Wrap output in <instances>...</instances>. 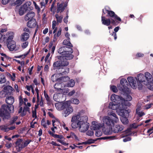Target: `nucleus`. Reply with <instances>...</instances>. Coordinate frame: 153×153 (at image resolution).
<instances>
[{"mask_svg":"<svg viewBox=\"0 0 153 153\" xmlns=\"http://www.w3.org/2000/svg\"><path fill=\"white\" fill-rule=\"evenodd\" d=\"M50 124V122L49 120H45L44 119H43L41 121V125L44 128H47V126L49 125Z\"/></svg>","mask_w":153,"mask_h":153,"instance_id":"nucleus-29","label":"nucleus"},{"mask_svg":"<svg viewBox=\"0 0 153 153\" xmlns=\"http://www.w3.org/2000/svg\"><path fill=\"white\" fill-rule=\"evenodd\" d=\"M67 5V3L66 2L61 3H58L57 6L56 13H59L63 12Z\"/></svg>","mask_w":153,"mask_h":153,"instance_id":"nucleus-13","label":"nucleus"},{"mask_svg":"<svg viewBox=\"0 0 153 153\" xmlns=\"http://www.w3.org/2000/svg\"><path fill=\"white\" fill-rule=\"evenodd\" d=\"M102 134V132L101 131L100 129H98L96 130L95 135L97 137H99L101 136Z\"/></svg>","mask_w":153,"mask_h":153,"instance_id":"nucleus-39","label":"nucleus"},{"mask_svg":"<svg viewBox=\"0 0 153 153\" xmlns=\"http://www.w3.org/2000/svg\"><path fill=\"white\" fill-rule=\"evenodd\" d=\"M75 93V91L74 90H73L70 91L68 93V95L70 96H71L73 95Z\"/></svg>","mask_w":153,"mask_h":153,"instance_id":"nucleus-62","label":"nucleus"},{"mask_svg":"<svg viewBox=\"0 0 153 153\" xmlns=\"http://www.w3.org/2000/svg\"><path fill=\"white\" fill-rule=\"evenodd\" d=\"M127 83L128 82L126 79L123 78L120 80V84L117 86L119 90L126 94L124 95V97L126 100L123 99L125 101V102H123V104H125V109H126V106L130 105V103L127 101H131L132 99V97L130 95L127 94L130 93V89L127 86L128 85Z\"/></svg>","mask_w":153,"mask_h":153,"instance_id":"nucleus-5","label":"nucleus"},{"mask_svg":"<svg viewBox=\"0 0 153 153\" xmlns=\"http://www.w3.org/2000/svg\"><path fill=\"white\" fill-rule=\"evenodd\" d=\"M70 79L69 77L67 76L64 77H60V82H61L62 83L63 82H65L68 81Z\"/></svg>","mask_w":153,"mask_h":153,"instance_id":"nucleus-35","label":"nucleus"},{"mask_svg":"<svg viewBox=\"0 0 153 153\" xmlns=\"http://www.w3.org/2000/svg\"><path fill=\"white\" fill-rule=\"evenodd\" d=\"M62 96L63 95L61 94L56 93L54 94L53 99L56 101H58L60 100V99Z\"/></svg>","mask_w":153,"mask_h":153,"instance_id":"nucleus-28","label":"nucleus"},{"mask_svg":"<svg viewBox=\"0 0 153 153\" xmlns=\"http://www.w3.org/2000/svg\"><path fill=\"white\" fill-rule=\"evenodd\" d=\"M94 141L92 139H90L86 142H83V143L85 144H90L94 143Z\"/></svg>","mask_w":153,"mask_h":153,"instance_id":"nucleus-47","label":"nucleus"},{"mask_svg":"<svg viewBox=\"0 0 153 153\" xmlns=\"http://www.w3.org/2000/svg\"><path fill=\"white\" fill-rule=\"evenodd\" d=\"M88 119V117L85 115L84 111H81L72 117L71 127L74 128H78L80 132H85L89 127V124L87 122Z\"/></svg>","mask_w":153,"mask_h":153,"instance_id":"nucleus-2","label":"nucleus"},{"mask_svg":"<svg viewBox=\"0 0 153 153\" xmlns=\"http://www.w3.org/2000/svg\"><path fill=\"white\" fill-rule=\"evenodd\" d=\"M70 101V103H71L77 105L79 103V100L76 98L72 99Z\"/></svg>","mask_w":153,"mask_h":153,"instance_id":"nucleus-37","label":"nucleus"},{"mask_svg":"<svg viewBox=\"0 0 153 153\" xmlns=\"http://www.w3.org/2000/svg\"><path fill=\"white\" fill-rule=\"evenodd\" d=\"M3 40H6L7 42L13 41V33L12 32H9L6 34L3 35Z\"/></svg>","mask_w":153,"mask_h":153,"instance_id":"nucleus-16","label":"nucleus"},{"mask_svg":"<svg viewBox=\"0 0 153 153\" xmlns=\"http://www.w3.org/2000/svg\"><path fill=\"white\" fill-rule=\"evenodd\" d=\"M31 2L30 1H27L22 5L19 10V15H22L26 11L32 10L33 8L31 6Z\"/></svg>","mask_w":153,"mask_h":153,"instance_id":"nucleus-7","label":"nucleus"},{"mask_svg":"<svg viewBox=\"0 0 153 153\" xmlns=\"http://www.w3.org/2000/svg\"><path fill=\"white\" fill-rule=\"evenodd\" d=\"M52 125L53 126H54V125H56L59 124V122L57 121L55 119H54L52 120Z\"/></svg>","mask_w":153,"mask_h":153,"instance_id":"nucleus-54","label":"nucleus"},{"mask_svg":"<svg viewBox=\"0 0 153 153\" xmlns=\"http://www.w3.org/2000/svg\"><path fill=\"white\" fill-rule=\"evenodd\" d=\"M103 13L104 14L106 13H108V16L111 17H114V19H116L120 21H121V19L118 16L116 15L112 11H109L106 10V8L103 10Z\"/></svg>","mask_w":153,"mask_h":153,"instance_id":"nucleus-12","label":"nucleus"},{"mask_svg":"<svg viewBox=\"0 0 153 153\" xmlns=\"http://www.w3.org/2000/svg\"><path fill=\"white\" fill-rule=\"evenodd\" d=\"M20 107V108L18 111V113H21V115L22 116L25 115L27 111H29V108L28 107H24L23 109H22V107Z\"/></svg>","mask_w":153,"mask_h":153,"instance_id":"nucleus-23","label":"nucleus"},{"mask_svg":"<svg viewBox=\"0 0 153 153\" xmlns=\"http://www.w3.org/2000/svg\"><path fill=\"white\" fill-rule=\"evenodd\" d=\"M94 132L93 131L91 130L88 131L86 133V134L89 136H92L94 135Z\"/></svg>","mask_w":153,"mask_h":153,"instance_id":"nucleus-51","label":"nucleus"},{"mask_svg":"<svg viewBox=\"0 0 153 153\" xmlns=\"http://www.w3.org/2000/svg\"><path fill=\"white\" fill-rule=\"evenodd\" d=\"M108 116H105L102 117L103 122L106 124L108 127L105 129V127H102V130L104 133L106 135L111 134L112 133V127L115 123L119 121V119L116 114L113 111L108 112Z\"/></svg>","mask_w":153,"mask_h":153,"instance_id":"nucleus-3","label":"nucleus"},{"mask_svg":"<svg viewBox=\"0 0 153 153\" xmlns=\"http://www.w3.org/2000/svg\"><path fill=\"white\" fill-rule=\"evenodd\" d=\"M65 85H64L61 82H57L54 86V88L59 91L62 90L65 87H66Z\"/></svg>","mask_w":153,"mask_h":153,"instance_id":"nucleus-21","label":"nucleus"},{"mask_svg":"<svg viewBox=\"0 0 153 153\" xmlns=\"http://www.w3.org/2000/svg\"><path fill=\"white\" fill-rule=\"evenodd\" d=\"M33 4L35 6L36 9L37 10L38 13H39L40 11V9L39 6L37 5L36 3L34 1H33Z\"/></svg>","mask_w":153,"mask_h":153,"instance_id":"nucleus-44","label":"nucleus"},{"mask_svg":"<svg viewBox=\"0 0 153 153\" xmlns=\"http://www.w3.org/2000/svg\"><path fill=\"white\" fill-rule=\"evenodd\" d=\"M152 105V103L147 104L145 106V108L146 109H149L151 107Z\"/></svg>","mask_w":153,"mask_h":153,"instance_id":"nucleus-56","label":"nucleus"},{"mask_svg":"<svg viewBox=\"0 0 153 153\" xmlns=\"http://www.w3.org/2000/svg\"><path fill=\"white\" fill-rule=\"evenodd\" d=\"M0 54L2 56L1 57H3L4 58L5 60V59H8L9 58V57L5 53H0Z\"/></svg>","mask_w":153,"mask_h":153,"instance_id":"nucleus-48","label":"nucleus"},{"mask_svg":"<svg viewBox=\"0 0 153 153\" xmlns=\"http://www.w3.org/2000/svg\"><path fill=\"white\" fill-rule=\"evenodd\" d=\"M37 25V22L35 19L30 20L27 23V26L30 28H34Z\"/></svg>","mask_w":153,"mask_h":153,"instance_id":"nucleus-22","label":"nucleus"},{"mask_svg":"<svg viewBox=\"0 0 153 153\" xmlns=\"http://www.w3.org/2000/svg\"><path fill=\"white\" fill-rule=\"evenodd\" d=\"M16 145H19V147L20 149H22L24 148V147H22V146H23V143L21 142L20 143H19V141H17L16 143Z\"/></svg>","mask_w":153,"mask_h":153,"instance_id":"nucleus-43","label":"nucleus"},{"mask_svg":"<svg viewBox=\"0 0 153 153\" xmlns=\"http://www.w3.org/2000/svg\"><path fill=\"white\" fill-rule=\"evenodd\" d=\"M33 82L35 85H37L39 84V82L36 79H34Z\"/></svg>","mask_w":153,"mask_h":153,"instance_id":"nucleus-61","label":"nucleus"},{"mask_svg":"<svg viewBox=\"0 0 153 153\" xmlns=\"http://www.w3.org/2000/svg\"><path fill=\"white\" fill-rule=\"evenodd\" d=\"M30 140H27L25 141L23 143V146L22 147H25L26 146L30 143Z\"/></svg>","mask_w":153,"mask_h":153,"instance_id":"nucleus-52","label":"nucleus"},{"mask_svg":"<svg viewBox=\"0 0 153 153\" xmlns=\"http://www.w3.org/2000/svg\"><path fill=\"white\" fill-rule=\"evenodd\" d=\"M28 100L27 99L25 98L24 99L22 98L21 97H19V107H21V106L23 104H24L25 106V107H28L31 106V104L30 102H28Z\"/></svg>","mask_w":153,"mask_h":153,"instance_id":"nucleus-15","label":"nucleus"},{"mask_svg":"<svg viewBox=\"0 0 153 153\" xmlns=\"http://www.w3.org/2000/svg\"><path fill=\"white\" fill-rule=\"evenodd\" d=\"M73 52L71 48L67 46H64L60 48L58 50V52L62 54V57L66 60H70L72 59L74 56L72 54Z\"/></svg>","mask_w":153,"mask_h":153,"instance_id":"nucleus-6","label":"nucleus"},{"mask_svg":"<svg viewBox=\"0 0 153 153\" xmlns=\"http://www.w3.org/2000/svg\"><path fill=\"white\" fill-rule=\"evenodd\" d=\"M75 84V82L74 80L72 79L70 80L68 83L67 84L66 86L68 87H72L74 86Z\"/></svg>","mask_w":153,"mask_h":153,"instance_id":"nucleus-33","label":"nucleus"},{"mask_svg":"<svg viewBox=\"0 0 153 153\" xmlns=\"http://www.w3.org/2000/svg\"><path fill=\"white\" fill-rule=\"evenodd\" d=\"M104 123H100L98 122L94 121L92 122V125L91 128V129L97 130L98 129H100L104 126Z\"/></svg>","mask_w":153,"mask_h":153,"instance_id":"nucleus-14","label":"nucleus"},{"mask_svg":"<svg viewBox=\"0 0 153 153\" xmlns=\"http://www.w3.org/2000/svg\"><path fill=\"white\" fill-rule=\"evenodd\" d=\"M4 90L7 94H10L13 91V88L11 86H7L4 88Z\"/></svg>","mask_w":153,"mask_h":153,"instance_id":"nucleus-30","label":"nucleus"},{"mask_svg":"<svg viewBox=\"0 0 153 153\" xmlns=\"http://www.w3.org/2000/svg\"><path fill=\"white\" fill-rule=\"evenodd\" d=\"M110 89L114 92L116 93L117 92V89L116 87L114 85L111 86H110Z\"/></svg>","mask_w":153,"mask_h":153,"instance_id":"nucleus-41","label":"nucleus"},{"mask_svg":"<svg viewBox=\"0 0 153 153\" xmlns=\"http://www.w3.org/2000/svg\"><path fill=\"white\" fill-rule=\"evenodd\" d=\"M6 81V79L4 75H0V83H4Z\"/></svg>","mask_w":153,"mask_h":153,"instance_id":"nucleus-38","label":"nucleus"},{"mask_svg":"<svg viewBox=\"0 0 153 153\" xmlns=\"http://www.w3.org/2000/svg\"><path fill=\"white\" fill-rule=\"evenodd\" d=\"M101 21L103 25L107 26L110 25L111 22L113 24H114L115 23L114 20H111V22L110 19H107L104 16H102Z\"/></svg>","mask_w":153,"mask_h":153,"instance_id":"nucleus-17","label":"nucleus"},{"mask_svg":"<svg viewBox=\"0 0 153 153\" xmlns=\"http://www.w3.org/2000/svg\"><path fill=\"white\" fill-rule=\"evenodd\" d=\"M6 93L5 91L0 92V97L3 98L5 97Z\"/></svg>","mask_w":153,"mask_h":153,"instance_id":"nucleus-45","label":"nucleus"},{"mask_svg":"<svg viewBox=\"0 0 153 153\" xmlns=\"http://www.w3.org/2000/svg\"><path fill=\"white\" fill-rule=\"evenodd\" d=\"M55 16L56 19L57 23H61L62 20L63 16H59L57 14H56Z\"/></svg>","mask_w":153,"mask_h":153,"instance_id":"nucleus-34","label":"nucleus"},{"mask_svg":"<svg viewBox=\"0 0 153 153\" xmlns=\"http://www.w3.org/2000/svg\"><path fill=\"white\" fill-rule=\"evenodd\" d=\"M62 126L63 128L67 131H68V129L67 127H66L65 124L64 123H63V124H62Z\"/></svg>","mask_w":153,"mask_h":153,"instance_id":"nucleus-64","label":"nucleus"},{"mask_svg":"<svg viewBox=\"0 0 153 153\" xmlns=\"http://www.w3.org/2000/svg\"><path fill=\"white\" fill-rule=\"evenodd\" d=\"M139 109L137 108L136 110V111L137 113L138 114V115L140 117H141L142 116L144 115V113H143V112H139Z\"/></svg>","mask_w":153,"mask_h":153,"instance_id":"nucleus-46","label":"nucleus"},{"mask_svg":"<svg viewBox=\"0 0 153 153\" xmlns=\"http://www.w3.org/2000/svg\"><path fill=\"white\" fill-rule=\"evenodd\" d=\"M50 49L51 51V53L53 54L55 49V46H53L52 48Z\"/></svg>","mask_w":153,"mask_h":153,"instance_id":"nucleus-55","label":"nucleus"},{"mask_svg":"<svg viewBox=\"0 0 153 153\" xmlns=\"http://www.w3.org/2000/svg\"><path fill=\"white\" fill-rule=\"evenodd\" d=\"M68 106L65 108V109L62 113L63 116L66 117L68 116L69 114L72 113L74 111V108L72 106L70 105V102L68 101Z\"/></svg>","mask_w":153,"mask_h":153,"instance_id":"nucleus-10","label":"nucleus"},{"mask_svg":"<svg viewBox=\"0 0 153 153\" xmlns=\"http://www.w3.org/2000/svg\"><path fill=\"white\" fill-rule=\"evenodd\" d=\"M123 129V127L122 126L120 125H116L115 126L114 131V132L117 133L119 131H122Z\"/></svg>","mask_w":153,"mask_h":153,"instance_id":"nucleus-27","label":"nucleus"},{"mask_svg":"<svg viewBox=\"0 0 153 153\" xmlns=\"http://www.w3.org/2000/svg\"><path fill=\"white\" fill-rule=\"evenodd\" d=\"M118 105L114 104L113 103H111L108 106L110 109L116 110L118 114L121 116L120 120L124 124L128 123V120L126 117L129 115V112L125 109V106L123 105Z\"/></svg>","mask_w":153,"mask_h":153,"instance_id":"nucleus-4","label":"nucleus"},{"mask_svg":"<svg viewBox=\"0 0 153 153\" xmlns=\"http://www.w3.org/2000/svg\"><path fill=\"white\" fill-rule=\"evenodd\" d=\"M28 43L27 42H24L22 45V47L23 48H25L27 47L28 45Z\"/></svg>","mask_w":153,"mask_h":153,"instance_id":"nucleus-50","label":"nucleus"},{"mask_svg":"<svg viewBox=\"0 0 153 153\" xmlns=\"http://www.w3.org/2000/svg\"><path fill=\"white\" fill-rule=\"evenodd\" d=\"M61 31H62V29L61 28H60L57 31V34H55L53 36V41H56L57 39V38L59 37L61 34Z\"/></svg>","mask_w":153,"mask_h":153,"instance_id":"nucleus-31","label":"nucleus"},{"mask_svg":"<svg viewBox=\"0 0 153 153\" xmlns=\"http://www.w3.org/2000/svg\"><path fill=\"white\" fill-rule=\"evenodd\" d=\"M58 59L59 60L54 62L53 64L54 68L67 66L68 65L69 63L67 60L61 56L59 57Z\"/></svg>","mask_w":153,"mask_h":153,"instance_id":"nucleus-9","label":"nucleus"},{"mask_svg":"<svg viewBox=\"0 0 153 153\" xmlns=\"http://www.w3.org/2000/svg\"><path fill=\"white\" fill-rule=\"evenodd\" d=\"M136 56L138 57H142L143 56L144 54L141 53H138L137 54Z\"/></svg>","mask_w":153,"mask_h":153,"instance_id":"nucleus-63","label":"nucleus"},{"mask_svg":"<svg viewBox=\"0 0 153 153\" xmlns=\"http://www.w3.org/2000/svg\"><path fill=\"white\" fill-rule=\"evenodd\" d=\"M32 117L35 118V119L36 117V113L35 111H32Z\"/></svg>","mask_w":153,"mask_h":153,"instance_id":"nucleus-58","label":"nucleus"},{"mask_svg":"<svg viewBox=\"0 0 153 153\" xmlns=\"http://www.w3.org/2000/svg\"><path fill=\"white\" fill-rule=\"evenodd\" d=\"M44 94L45 97L47 100V101L49 102H50V98L48 95L45 92V91H44Z\"/></svg>","mask_w":153,"mask_h":153,"instance_id":"nucleus-42","label":"nucleus"},{"mask_svg":"<svg viewBox=\"0 0 153 153\" xmlns=\"http://www.w3.org/2000/svg\"><path fill=\"white\" fill-rule=\"evenodd\" d=\"M14 99L12 96L7 97L6 99V103L9 105H12L14 102Z\"/></svg>","mask_w":153,"mask_h":153,"instance_id":"nucleus-26","label":"nucleus"},{"mask_svg":"<svg viewBox=\"0 0 153 153\" xmlns=\"http://www.w3.org/2000/svg\"><path fill=\"white\" fill-rule=\"evenodd\" d=\"M35 90L37 94V101H39V90L37 88H36Z\"/></svg>","mask_w":153,"mask_h":153,"instance_id":"nucleus-49","label":"nucleus"},{"mask_svg":"<svg viewBox=\"0 0 153 153\" xmlns=\"http://www.w3.org/2000/svg\"><path fill=\"white\" fill-rule=\"evenodd\" d=\"M131 140V138L130 137H126L123 139V141L124 142L129 141Z\"/></svg>","mask_w":153,"mask_h":153,"instance_id":"nucleus-57","label":"nucleus"},{"mask_svg":"<svg viewBox=\"0 0 153 153\" xmlns=\"http://www.w3.org/2000/svg\"><path fill=\"white\" fill-rule=\"evenodd\" d=\"M15 127L14 126H12L10 128H6L5 129V131H8L10 130H12L15 128Z\"/></svg>","mask_w":153,"mask_h":153,"instance_id":"nucleus-60","label":"nucleus"},{"mask_svg":"<svg viewBox=\"0 0 153 153\" xmlns=\"http://www.w3.org/2000/svg\"><path fill=\"white\" fill-rule=\"evenodd\" d=\"M55 138H58L57 140V141L59 142L65 146L68 145V144L65 142L64 141V138L62 135H59L56 134H54L53 137Z\"/></svg>","mask_w":153,"mask_h":153,"instance_id":"nucleus-18","label":"nucleus"},{"mask_svg":"<svg viewBox=\"0 0 153 153\" xmlns=\"http://www.w3.org/2000/svg\"><path fill=\"white\" fill-rule=\"evenodd\" d=\"M111 100L113 102H111L109 103L108 107L110 105L111 103H113L115 105H125V104H123V102H125V101L123 99L122 97H120L119 96L116 95L114 94H112L111 97Z\"/></svg>","mask_w":153,"mask_h":153,"instance_id":"nucleus-8","label":"nucleus"},{"mask_svg":"<svg viewBox=\"0 0 153 153\" xmlns=\"http://www.w3.org/2000/svg\"><path fill=\"white\" fill-rule=\"evenodd\" d=\"M101 139H103V140H112L117 139V138L115 136H108V137H102L101 138Z\"/></svg>","mask_w":153,"mask_h":153,"instance_id":"nucleus-36","label":"nucleus"},{"mask_svg":"<svg viewBox=\"0 0 153 153\" xmlns=\"http://www.w3.org/2000/svg\"><path fill=\"white\" fill-rule=\"evenodd\" d=\"M26 88L27 90H28V91H30V90L31 89H32V88H33V87L32 85H27L26 86Z\"/></svg>","mask_w":153,"mask_h":153,"instance_id":"nucleus-59","label":"nucleus"},{"mask_svg":"<svg viewBox=\"0 0 153 153\" xmlns=\"http://www.w3.org/2000/svg\"><path fill=\"white\" fill-rule=\"evenodd\" d=\"M29 37V34L27 33L24 32L21 35L20 39L22 41L27 40Z\"/></svg>","mask_w":153,"mask_h":153,"instance_id":"nucleus-25","label":"nucleus"},{"mask_svg":"<svg viewBox=\"0 0 153 153\" xmlns=\"http://www.w3.org/2000/svg\"><path fill=\"white\" fill-rule=\"evenodd\" d=\"M70 39H67L64 40L63 42V44L64 45H65L70 46L69 47H73L72 45L70 43Z\"/></svg>","mask_w":153,"mask_h":153,"instance_id":"nucleus-32","label":"nucleus"},{"mask_svg":"<svg viewBox=\"0 0 153 153\" xmlns=\"http://www.w3.org/2000/svg\"><path fill=\"white\" fill-rule=\"evenodd\" d=\"M68 101L59 102L55 104V106L58 110L61 111L65 109L66 106H68Z\"/></svg>","mask_w":153,"mask_h":153,"instance_id":"nucleus-11","label":"nucleus"},{"mask_svg":"<svg viewBox=\"0 0 153 153\" xmlns=\"http://www.w3.org/2000/svg\"><path fill=\"white\" fill-rule=\"evenodd\" d=\"M127 80L131 87L134 89L137 88L141 90L146 87L151 90H153V77L148 72H145L144 74H138L135 78L128 77Z\"/></svg>","mask_w":153,"mask_h":153,"instance_id":"nucleus-1","label":"nucleus"},{"mask_svg":"<svg viewBox=\"0 0 153 153\" xmlns=\"http://www.w3.org/2000/svg\"><path fill=\"white\" fill-rule=\"evenodd\" d=\"M57 22L56 23V21L55 20H53L52 22V29H53L55 28H56V26Z\"/></svg>","mask_w":153,"mask_h":153,"instance_id":"nucleus-53","label":"nucleus"},{"mask_svg":"<svg viewBox=\"0 0 153 153\" xmlns=\"http://www.w3.org/2000/svg\"><path fill=\"white\" fill-rule=\"evenodd\" d=\"M35 16V13L33 11L30 12L25 16V19L26 21H30L32 19H35L33 18Z\"/></svg>","mask_w":153,"mask_h":153,"instance_id":"nucleus-20","label":"nucleus"},{"mask_svg":"<svg viewBox=\"0 0 153 153\" xmlns=\"http://www.w3.org/2000/svg\"><path fill=\"white\" fill-rule=\"evenodd\" d=\"M60 74H53L51 78V80L54 82L57 81V82H60Z\"/></svg>","mask_w":153,"mask_h":153,"instance_id":"nucleus-24","label":"nucleus"},{"mask_svg":"<svg viewBox=\"0 0 153 153\" xmlns=\"http://www.w3.org/2000/svg\"><path fill=\"white\" fill-rule=\"evenodd\" d=\"M8 48L10 51H12L14 50L16 47L15 42L13 40L11 41L7 42Z\"/></svg>","mask_w":153,"mask_h":153,"instance_id":"nucleus-19","label":"nucleus"},{"mask_svg":"<svg viewBox=\"0 0 153 153\" xmlns=\"http://www.w3.org/2000/svg\"><path fill=\"white\" fill-rule=\"evenodd\" d=\"M7 75L8 76H10L12 81H14L15 80V79L16 78V74L14 73H13L12 75H11L9 73H8L7 74Z\"/></svg>","mask_w":153,"mask_h":153,"instance_id":"nucleus-40","label":"nucleus"}]
</instances>
